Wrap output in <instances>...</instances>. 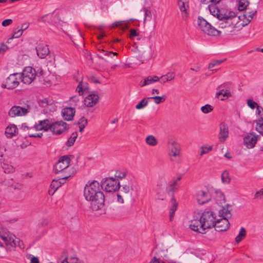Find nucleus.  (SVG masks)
<instances>
[{
	"instance_id": "nucleus-1",
	"label": "nucleus",
	"mask_w": 263,
	"mask_h": 263,
	"mask_svg": "<svg viewBox=\"0 0 263 263\" xmlns=\"http://www.w3.org/2000/svg\"><path fill=\"white\" fill-rule=\"evenodd\" d=\"M208 9L210 14L220 21L218 26L221 30L216 29L205 19L199 17L197 24L202 31L211 36L219 35L222 31L226 34L234 32V22L238 20L237 16L234 11L226 6L217 7L214 5H209Z\"/></svg>"
},
{
	"instance_id": "nucleus-2",
	"label": "nucleus",
	"mask_w": 263,
	"mask_h": 263,
	"mask_svg": "<svg viewBox=\"0 0 263 263\" xmlns=\"http://www.w3.org/2000/svg\"><path fill=\"white\" fill-rule=\"evenodd\" d=\"M83 194L85 199L91 202L90 208L96 214L102 215L106 213L105 196L98 181L88 182L85 186Z\"/></svg>"
},
{
	"instance_id": "nucleus-3",
	"label": "nucleus",
	"mask_w": 263,
	"mask_h": 263,
	"mask_svg": "<svg viewBox=\"0 0 263 263\" xmlns=\"http://www.w3.org/2000/svg\"><path fill=\"white\" fill-rule=\"evenodd\" d=\"M36 130L50 131L54 135H60L69 129L68 125L60 120L51 123L48 120L40 121L34 127Z\"/></svg>"
},
{
	"instance_id": "nucleus-4",
	"label": "nucleus",
	"mask_w": 263,
	"mask_h": 263,
	"mask_svg": "<svg viewBox=\"0 0 263 263\" xmlns=\"http://www.w3.org/2000/svg\"><path fill=\"white\" fill-rule=\"evenodd\" d=\"M0 256L3 255L6 251H14L16 247L17 238L7 229L0 227Z\"/></svg>"
},
{
	"instance_id": "nucleus-5",
	"label": "nucleus",
	"mask_w": 263,
	"mask_h": 263,
	"mask_svg": "<svg viewBox=\"0 0 263 263\" xmlns=\"http://www.w3.org/2000/svg\"><path fill=\"white\" fill-rule=\"evenodd\" d=\"M257 12L256 8H248L245 13L237 16L238 20L234 22V32L236 29H241L242 27L248 25L252 20Z\"/></svg>"
},
{
	"instance_id": "nucleus-6",
	"label": "nucleus",
	"mask_w": 263,
	"mask_h": 263,
	"mask_svg": "<svg viewBox=\"0 0 263 263\" xmlns=\"http://www.w3.org/2000/svg\"><path fill=\"white\" fill-rule=\"evenodd\" d=\"M168 156L171 161L179 158L181 155V148L180 143L173 137L168 139L166 144Z\"/></svg>"
},
{
	"instance_id": "nucleus-7",
	"label": "nucleus",
	"mask_w": 263,
	"mask_h": 263,
	"mask_svg": "<svg viewBox=\"0 0 263 263\" xmlns=\"http://www.w3.org/2000/svg\"><path fill=\"white\" fill-rule=\"evenodd\" d=\"M119 191L117 194V201L123 203L132 198L133 191V184L131 181H127L120 185Z\"/></svg>"
},
{
	"instance_id": "nucleus-8",
	"label": "nucleus",
	"mask_w": 263,
	"mask_h": 263,
	"mask_svg": "<svg viewBox=\"0 0 263 263\" xmlns=\"http://www.w3.org/2000/svg\"><path fill=\"white\" fill-rule=\"evenodd\" d=\"M216 218L217 217L213 212L206 211L202 213H200V220H201L204 231L214 227Z\"/></svg>"
},
{
	"instance_id": "nucleus-9",
	"label": "nucleus",
	"mask_w": 263,
	"mask_h": 263,
	"mask_svg": "<svg viewBox=\"0 0 263 263\" xmlns=\"http://www.w3.org/2000/svg\"><path fill=\"white\" fill-rule=\"evenodd\" d=\"M200 220V212L195 211L193 213L192 218L190 221V228L193 231L201 233H204V230Z\"/></svg>"
},
{
	"instance_id": "nucleus-10",
	"label": "nucleus",
	"mask_w": 263,
	"mask_h": 263,
	"mask_svg": "<svg viewBox=\"0 0 263 263\" xmlns=\"http://www.w3.org/2000/svg\"><path fill=\"white\" fill-rule=\"evenodd\" d=\"M167 183L165 179H160L157 184L156 195L158 200H163L165 199L167 193Z\"/></svg>"
},
{
	"instance_id": "nucleus-11",
	"label": "nucleus",
	"mask_w": 263,
	"mask_h": 263,
	"mask_svg": "<svg viewBox=\"0 0 263 263\" xmlns=\"http://www.w3.org/2000/svg\"><path fill=\"white\" fill-rule=\"evenodd\" d=\"M70 163V157L67 156L61 157L54 166V172L56 174L65 172Z\"/></svg>"
},
{
	"instance_id": "nucleus-12",
	"label": "nucleus",
	"mask_w": 263,
	"mask_h": 263,
	"mask_svg": "<svg viewBox=\"0 0 263 263\" xmlns=\"http://www.w3.org/2000/svg\"><path fill=\"white\" fill-rule=\"evenodd\" d=\"M22 81L24 84H31L36 77V71L31 67H26L21 74Z\"/></svg>"
},
{
	"instance_id": "nucleus-13",
	"label": "nucleus",
	"mask_w": 263,
	"mask_h": 263,
	"mask_svg": "<svg viewBox=\"0 0 263 263\" xmlns=\"http://www.w3.org/2000/svg\"><path fill=\"white\" fill-rule=\"evenodd\" d=\"M103 185L106 192H115L120 189V182L117 178L108 177L105 180Z\"/></svg>"
},
{
	"instance_id": "nucleus-14",
	"label": "nucleus",
	"mask_w": 263,
	"mask_h": 263,
	"mask_svg": "<svg viewBox=\"0 0 263 263\" xmlns=\"http://www.w3.org/2000/svg\"><path fill=\"white\" fill-rule=\"evenodd\" d=\"M259 136L254 133L250 132L248 133L243 139L244 145L248 149L253 148L258 141Z\"/></svg>"
},
{
	"instance_id": "nucleus-15",
	"label": "nucleus",
	"mask_w": 263,
	"mask_h": 263,
	"mask_svg": "<svg viewBox=\"0 0 263 263\" xmlns=\"http://www.w3.org/2000/svg\"><path fill=\"white\" fill-rule=\"evenodd\" d=\"M21 79V73H15L10 74L7 79L5 84H3L2 87L8 89L14 88L18 85Z\"/></svg>"
},
{
	"instance_id": "nucleus-16",
	"label": "nucleus",
	"mask_w": 263,
	"mask_h": 263,
	"mask_svg": "<svg viewBox=\"0 0 263 263\" xmlns=\"http://www.w3.org/2000/svg\"><path fill=\"white\" fill-rule=\"evenodd\" d=\"M211 199V196L207 188L199 190L196 192V199L200 204H203L209 202Z\"/></svg>"
},
{
	"instance_id": "nucleus-17",
	"label": "nucleus",
	"mask_w": 263,
	"mask_h": 263,
	"mask_svg": "<svg viewBox=\"0 0 263 263\" xmlns=\"http://www.w3.org/2000/svg\"><path fill=\"white\" fill-rule=\"evenodd\" d=\"M70 175L68 174L64 176L63 178L59 179H54L51 183L49 193L51 195H53L55 191L65 182V179L69 177Z\"/></svg>"
},
{
	"instance_id": "nucleus-18",
	"label": "nucleus",
	"mask_w": 263,
	"mask_h": 263,
	"mask_svg": "<svg viewBox=\"0 0 263 263\" xmlns=\"http://www.w3.org/2000/svg\"><path fill=\"white\" fill-rule=\"evenodd\" d=\"M27 112V108L21 107L20 106H14L9 110L8 115L11 118H14L16 117L24 116L26 115Z\"/></svg>"
},
{
	"instance_id": "nucleus-19",
	"label": "nucleus",
	"mask_w": 263,
	"mask_h": 263,
	"mask_svg": "<svg viewBox=\"0 0 263 263\" xmlns=\"http://www.w3.org/2000/svg\"><path fill=\"white\" fill-rule=\"evenodd\" d=\"M230 223L226 218L217 217L214 227L218 232L225 231L229 228Z\"/></svg>"
},
{
	"instance_id": "nucleus-20",
	"label": "nucleus",
	"mask_w": 263,
	"mask_h": 263,
	"mask_svg": "<svg viewBox=\"0 0 263 263\" xmlns=\"http://www.w3.org/2000/svg\"><path fill=\"white\" fill-rule=\"evenodd\" d=\"M223 85L219 86L217 88V91L215 94L216 98L220 99L221 101H224L232 97V93L230 90L224 89Z\"/></svg>"
},
{
	"instance_id": "nucleus-21",
	"label": "nucleus",
	"mask_w": 263,
	"mask_h": 263,
	"mask_svg": "<svg viewBox=\"0 0 263 263\" xmlns=\"http://www.w3.org/2000/svg\"><path fill=\"white\" fill-rule=\"evenodd\" d=\"M99 99V97L97 93H90L84 99V105L88 107H93L98 103Z\"/></svg>"
},
{
	"instance_id": "nucleus-22",
	"label": "nucleus",
	"mask_w": 263,
	"mask_h": 263,
	"mask_svg": "<svg viewBox=\"0 0 263 263\" xmlns=\"http://www.w3.org/2000/svg\"><path fill=\"white\" fill-rule=\"evenodd\" d=\"M36 51L37 56L41 59L45 58L49 53L48 46L45 44H39L36 47Z\"/></svg>"
},
{
	"instance_id": "nucleus-23",
	"label": "nucleus",
	"mask_w": 263,
	"mask_h": 263,
	"mask_svg": "<svg viewBox=\"0 0 263 263\" xmlns=\"http://www.w3.org/2000/svg\"><path fill=\"white\" fill-rule=\"evenodd\" d=\"M75 114V109L72 107H66L62 110V117L65 120L71 121Z\"/></svg>"
},
{
	"instance_id": "nucleus-24",
	"label": "nucleus",
	"mask_w": 263,
	"mask_h": 263,
	"mask_svg": "<svg viewBox=\"0 0 263 263\" xmlns=\"http://www.w3.org/2000/svg\"><path fill=\"white\" fill-rule=\"evenodd\" d=\"M231 206L229 204H227L222 206L218 211V217L221 218H226L228 220L231 217Z\"/></svg>"
},
{
	"instance_id": "nucleus-25",
	"label": "nucleus",
	"mask_w": 263,
	"mask_h": 263,
	"mask_svg": "<svg viewBox=\"0 0 263 263\" xmlns=\"http://www.w3.org/2000/svg\"><path fill=\"white\" fill-rule=\"evenodd\" d=\"M178 5L180 10L182 12V17L186 18L187 15V9L189 8V0H178Z\"/></svg>"
},
{
	"instance_id": "nucleus-26",
	"label": "nucleus",
	"mask_w": 263,
	"mask_h": 263,
	"mask_svg": "<svg viewBox=\"0 0 263 263\" xmlns=\"http://www.w3.org/2000/svg\"><path fill=\"white\" fill-rule=\"evenodd\" d=\"M18 134V128L14 124L8 125L5 129V135L7 138H11Z\"/></svg>"
},
{
	"instance_id": "nucleus-27",
	"label": "nucleus",
	"mask_w": 263,
	"mask_h": 263,
	"mask_svg": "<svg viewBox=\"0 0 263 263\" xmlns=\"http://www.w3.org/2000/svg\"><path fill=\"white\" fill-rule=\"evenodd\" d=\"M160 78L156 76H149L146 77L141 84V87L151 85L155 82H158Z\"/></svg>"
},
{
	"instance_id": "nucleus-28",
	"label": "nucleus",
	"mask_w": 263,
	"mask_h": 263,
	"mask_svg": "<svg viewBox=\"0 0 263 263\" xmlns=\"http://www.w3.org/2000/svg\"><path fill=\"white\" fill-rule=\"evenodd\" d=\"M229 136V130L228 127L224 125H221L220 130L219 134V139L221 142H224Z\"/></svg>"
},
{
	"instance_id": "nucleus-29",
	"label": "nucleus",
	"mask_w": 263,
	"mask_h": 263,
	"mask_svg": "<svg viewBox=\"0 0 263 263\" xmlns=\"http://www.w3.org/2000/svg\"><path fill=\"white\" fill-rule=\"evenodd\" d=\"M171 202L172 205L169 209V218L170 221L173 220L175 213L178 207V203L174 198L172 199Z\"/></svg>"
},
{
	"instance_id": "nucleus-30",
	"label": "nucleus",
	"mask_w": 263,
	"mask_h": 263,
	"mask_svg": "<svg viewBox=\"0 0 263 263\" xmlns=\"http://www.w3.org/2000/svg\"><path fill=\"white\" fill-rule=\"evenodd\" d=\"M213 148L212 145L205 144L201 145L199 148V155L202 156L204 155L208 154L211 152Z\"/></svg>"
},
{
	"instance_id": "nucleus-31",
	"label": "nucleus",
	"mask_w": 263,
	"mask_h": 263,
	"mask_svg": "<svg viewBox=\"0 0 263 263\" xmlns=\"http://www.w3.org/2000/svg\"><path fill=\"white\" fill-rule=\"evenodd\" d=\"M88 84L82 81L79 83L76 90L79 95H83L88 91Z\"/></svg>"
},
{
	"instance_id": "nucleus-32",
	"label": "nucleus",
	"mask_w": 263,
	"mask_h": 263,
	"mask_svg": "<svg viewBox=\"0 0 263 263\" xmlns=\"http://www.w3.org/2000/svg\"><path fill=\"white\" fill-rule=\"evenodd\" d=\"M148 98H150V100H153L156 104L158 105L165 101L166 95L162 94L161 96H151Z\"/></svg>"
},
{
	"instance_id": "nucleus-33",
	"label": "nucleus",
	"mask_w": 263,
	"mask_h": 263,
	"mask_svg": "<svg viewBox=\"0 0 263 263\" xmlns=\"http://www.w3.org/2000/svg\"><path fill=\"white\" fill-rule=\"evenodd\" d=\"M216 196L215 200L217 204L222 205L225 202V197L224 194L219 191H215Z\"/></svg>"
},
{
	"instance_id": "nucleus-34",
	"label": "nucleus",
	"mask_w": 263,
	"mask_h": 263,
	"mask_svg": "<svg viewBox=\"0 0 263 263\" xmlns=\"http://www.w3.org/2000/svg\"><path fill=\"white\" fill-rule=\"evenodd\" d=\"M238 10L240 11L247 10L248 8H252L249 5V2L247 0H240L238 3Z\"/></svg>"
},
{
	"instance_id": "nucleus-35",
	"label": "nucleus",
	"mask_w": 263,
	"mask_h": 263,
	"mask_svg": "<svg viewBox=\"0 0 263 263\" xmlns=\"http://www.w3.org/2000/svg\"><path fill=\"white\" fill-rule=\"evenodd\" d=\"M146 143L151 146H155L158 144V140L153 135H148L145 138Z\"/></svg>"
},
{
	"instance_id": "nucleus-36",
	"label": "nucleus",
	"mask_w": 263,
	"mask_h": 263,
	"mask_svg": "<svg viewBox=\"0 0 263 263\" xmlns=\"http://www.w3.org/2000/svg\"><path fill=\"white\" fill-rule=\"evenodd\" d=\"M1 164L5 173L9 174L14 172L15 168L11 164L5 162H2Z\"/></svg>"
},
{
	"instance_id": "nucleus-37",
	"label": "nucleus",
	"mask_w": 263,
	"mask_h": 263,
	"mask_svg": "<svg viewBox=\"0 0 263 263\" xmlns=\"http://www.w3.org/2000/svg\"><path fill=\"white\" fill-rule=\"evenodd\" d=\"M246 236V229L242 227L240 228L238 234L235 237V241L237 243H239L241 240H242Z\"/></svg>"
},
{
	"instance_id": "nucleus-38",
	"label": "nucleus",
	"mask_w": 263,
	"mask_h": 263,
	"mask_svg": "<svg viewBox=\"0 0 263 263\" xmlns=\"http://www.w3.org/2000/svg\"><path fill=\"white\" fill-rule=\"evenodd\" d=\"M57 263H78L77 261H70L68 260V257L65 252H64L58 259Z\"/></svg>"
},
{
	"instance_id": "nucleus-39",
	"label": "nucleus",
	"mask_w": 263,
	"mask_h": 263,
	"mask_svg": "<svg viewBox=\"0 0 263 263\" xmlns=\"http://www.w3.org/2000/svg\"><path fill=\"white\" fill-rule=\"evenodd\" d=\"M175 77V73L173 72H169L165 75L162 76L160 79H161L163 83L168 81H171L174 79Z\"/></svg>"
},
{
	"instance_id": "nucleus-40",
	"label": "nucleus",
	"mask_w": 263,
	"mask_h": 263,
	"mask_svg": "<svg viewBox=\"0 0 263 263\" xmlns=\"http://www.w3.org/2000/svg\"><path fill=\"white\" fill-rule=\"evenodd\" d=\"M149 100L150 98L148 97L143 99L136 105V108L137 109H141L144 108L148 105Z\"/></svg>"
},
{
	"instance_id": "nucleus-41",
	"label": "nucleus",
	"mask_w": 263,
	"mask_h": 263,
	"mask_svg": "<svg viewBox=\"0 0 263 263\" xmlns=\"http://www.w3.org/2000/svg\"><path fill=\"white\" fill-rule=\"evenodd\" d=\"M221 181L223 183L228 184L230 182L231 178L228 172H223L221 174Z\"/></svg>"
},
{
	"instance_id": "nucleus-42",
	"label": "nucleus",
	"mask_w": 263,
	"mask_h": 263,
	"mask_svg": "<svg viewBox=\"0 0 263 263\" xmlns=\"http://www.w3.org/2000/svg\"><path fill=\"white\" fill-rule=\"evenodd\" d=\"M256 129L263 135V118H260L256 121Z\"/></svg>"
},
{
	"instance_id": "nucleus-43",
	"label": "nucleus",
	"mask_w": 263,
	"mask_h": 263,
	"mask_svg": "<svg viewBox=\"0 0 263 263\" xmlns=\"http://www.w3.org/2000/svg\"><path fill=\"white\" fill-rule=\"evenodd\" d=\"M77 137H78L77 133V132L73 133L67 141V145L68 146H71L73 145L76 139L77 138Z\"/></svg>"
},
{
	"instance_id": "nucleus-44",
	"label": "nucleus",
	"mask_w": 263,
	"mask_h": 263,
	"mask_svg": "<svg viewBox=\"0 0 263 263\" xmlns=\"http://www.w3.org/2000/svg\"><path fill=\"white\" fill-rule=\"evenodd\" d=\"M127 173L125 171L118 170L116 171L115 174V178L118 179V178L122 179L125 177Z\"/></svg>"
},
{
	"instance_id": "nucleus-45",
	"label": "nucleus",
	"mask_w": 263,
	"mask_h": 263,
	"mask_svg": "<svg viewBox=\"0 0 263 263\" xmlns=\"http://www.w3.org/2000/svg\"><path fill=\"white\" fill-rule=\"evenodd\" d=\"M213 110V107L210 104H206L201 107V110L203 114H208Z\"/></svg>"
},
{
	"instance_id": "nucleus-46",
	"label": "nucleus",
	"mask_w": 263,
	"mask_h": 263,
	"mask_svg": "<svg viewBox=\"0 0 263 263\" xmlns=\"http://www.w3.org/2000/svg\"><path fill=\"white\" fill-rule=\"evenodd\" d=\"M6 145L5 143H0V158H3L6 155Z\"/></svg>"
},
{
	"instance_id": "nucleus-47",
	"label": "nucleus",
	"mask_w": 263,
	"mask_h": 263,
	"mask_svg": "<svg viewBox=\"0 0 263 263\" xmlns=\"http://www.w3.org/2000/svg\"><path fill=\"white\" fill-rule=\"evenodd\" d=\"M254 199L263 200V189L255 192L254 195Z\"/></svg>"
},
{
	"instance_id": "nucleus-48",
	"label": "nucleus",
	"mask_w": 263,
	"mask_h": 263,
	"mask_svg": "<svg viewBox=\"0 0 263 263\" xmlns=\"http://www.w3.org/2000/svg\"><path fill=\"white\" fill-rule=\"evenodd\" d=\"M247 105L251 109H255L257 106V103L252 99H248L247 100Z\"/></svg>"
},
{
	"instance_id": "nucleus-49",
	"label": "nucleus",
	"mask_w": 263,
	"mask_h": 263,
	"mask_svg": "<svg viewBox=\"0 0 263 263\" xmlns=\"http://www.w3.org/2000/svg\"><path fill=\"white\" fill-rule=\"evenodd\" d=\"M23 31H24V30L22 28L17 30V31H16L14 32V33L13 34V35L12 36V38L16 39V38H18V37H20L22 35Z\"/></svg>"
},
{
	"instance_id": "nucleus-50",
	"label": "nucleus",
	"mask_w": 263,
	"mask_h": 263,
	"mask_svg": "<svg viewBox=\"0 0 263 263\" xmlns=\"http://www.w3.org/2000/svg\"><path fill=\"white\" fill-rule=\"evenodd\" d=\"M222 0H201V3L202 4L207 5L210 3L214 4H217L221 2Z\"/></svg>"
},
{
	"instance_id": "nucleus-51",
	"label": "nucleus",
	"mask_w": 263,
	"mask_h": 263,
	"mask_svg": "<svg viewBox=\"0 0 263 263\" xmlns=\"http://www.w3.org/2000/svg\"><path fill=\"white\" fill-rule=\"evenodd\" d=\"M103 27L102 26H98L97 28L100 31L99 34L98 35V38L99 40H101L103 37L106 35L105 32L103 31Z\"/></svg>"
},
{
	"instance_id": "nucleus-52",
	"label": "nucleus",
	"mask_w": 263,
	"mask_h": 263,
	"mask_svg": "<svg viewBox=\"0 0 263 263\" xmlns=\"http://www.w3.org/2000/svg\"><path fill=\"white\" fill-rule=\"evenodd\" d=\"M220 64V62L218 61H216L214 62L210 63L209 65L208 68L211 70H216V69H213V68L216 65H218Z\"/></svg>"
},
{
	"instance_id": "nucleus-53",
	"label": "nucleus",
	"mask_w": 263,
	"mask_h": 263,
	"mask_svg": "<svg viewBox=\"0 0 263 263\" xmlns=\"http://www.w3.org/2000/svg\"><path fill=\"white\" fill-rule=\"evenodd\" d=\"M12 23V20L11 19H7L3 21L2 25L4 27H7L9 26Z\"/></svg>"
},
{
	"instance_id": "nucleus-54",
	"label": "nucleus",
	"mask_w": 263,
	"mask_h": 263,
	"mask_svg": "<svg viewBox=\"0 0 263 263\" xmlns=\"http://www.w3.org/2000/svg\"><path fill=\"white\" fill-rule=\"evenodd\" d=\"M138 33L137 30L135 29H131L130 30L129 37L130 39H133L135 36H137L138 35Z\"/></svg>"
},
{
	"instance_id": "nucleus-55",
	"label": "nucleus",
	"mask_w": 263,
	"mask_h": 263,
	"mask_svg": "<svg viewBox=\"0 0 263 263\" xmlns=\"http://www.w3.org/2000/svg\"><path fill=\"white\" fill-rule=\"evenodd\" d=\"M79 101V99L77 96L71 97L70 101L71 105H76V102Z\"/></svg>"
},
{
	"instance_id": "nucleus-56",
	"label": "nucleus",
	"mask_w": 263,
	"mask_h": 263,
	"mask_svg": "<svg viewBox=\"0 0 263 263\" xmlns=\"http://www.w3.org/2000/svg\"><path fill=\"white\" fill-rule=\"evenodd\" d=\"M160 94V91L157 88H153L151 90L152 96H158Z\"/></svg>"
},
{
	"instance_id": "nucleus-57",
	"label": "nucleus",
	"mask_w": 263,
	"mask_h": 263,
	"mask_svg": "<svg viewBox=\"0 0 263 263\" xmlns=\"http://www.w3.org/2000/svg\"><path fill=\"white\" fill-rule=\"evenodd\" d=\"M103 51L104 54L105 55L109 56L110 57H112L111 55H115V56L117 55V53H116V52H112L107 51Z\"/></svg>"
},
{
	"instance_id": "nucleus-58",
	"label": "nucleus",
	"mask_w": 263,
	"mask_h": 263,
	"mask_svg": "<svg viewBox=\"0 0 263 263\" xmlns=\"http://www.w3.org/2000/svg\"><path fill=\"white\" fill-rule=\"evenodd\" d=\"M21 249L24 248V246L23 242L18 238H17L16 245Z\"/></svg>"
},
{
	"instance_id": "nucleus-59",
	"label": "nucleus",
	"mask_w": 263,
	"mask_h": 263,
	"mask_svg": "<svg viewBox=\"0 0 263 263\" xmlns=\"http://www.w3.org/2000/svg\"><path fill=\"white\" fill-rule=\"evenodd\" d=\"M122 23V21H118L114 23L109 27L112 28L116 27H118L121 25Z\"/></svg>"
},
{
	"instance_id": "nucleus-60",
	"label": "nucleus",
	"mask_w": 263,
	"mask_h": 263,
	"mask_svg": "<svg viewBox=\"0 0 263 263\" xmlns=\"http://www.w3.org/2000/svg\"><path fill=\"white\" fill-rule=\"evenodd\" d=\"M28 135L30 137H41L42 136V134H32L30 132L28 133Z\"/></svg>"
},
{
	"instance_id": "nucleus-61",
	"label": "nucleus",
	"mask_w": 263,
	"mask_h": 263,
	"mask_svg": "<svg viewBox=\"0 0 263 263\" xmlns=\"http://www.w3.org/2000/svg\"><path fill=\"white\" fill-rule=\"evenodd\" d=\"M223 156L228 159L232 158V155L229 151H227V152L223 155Z\"/></svg>"
},
{
	"instance_id": "nucleus-62",
	"label": "nucleus",
	"mask_w": 263,
	"mask_h": 263,
	"mask_svg": "<svg viewBox=\"0 0 263 263\" xmlns=\"http://www.w3.org/2000/svg\"><path fill=\"white\" fill-rule=\"evenodd\" d=\"M31 263H39V260L36 257H33L31 259Z\"/></svg>"
},
{
	"instance_id": "nucleus-63",
	"label": "nucleus",
	"mask_w": 263,
	"mask_h": 263,
	"mask_svg": "<svg viewBox=\"0 0 263 263\" xmlns=\"http://www.w3.org/2000/svg\"><path fill=\"white\" fill-rule=\"evenodd\" d=\"M256 112L258 115H260L262 111V107L259 106L258 105L256 107Z\"/></svg>"
},
{
	"instance_id": "nucleus-64",
	"label": "nucleus",
	"mask_w": 263,
	"mask_h": 263,
	"mask_svg": "<svg viewBox=\"0 0 263 263\" xmlns=\"http://www.w3.org/2000/svg\"><path fill=\"white\" fill-rule=\"evenodd\" d=\"M190 69L192 71H195V72H197L200 70V67L198 66H196L195 67L191 68Z\"/></svg>"
}]
</instances>
